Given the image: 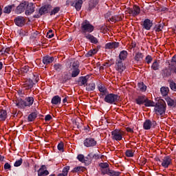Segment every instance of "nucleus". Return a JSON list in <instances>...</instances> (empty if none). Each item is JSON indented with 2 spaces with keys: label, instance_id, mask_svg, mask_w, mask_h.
I'll use <instances>...</instances> for the list:
<instances>
[{
  "label": "nucleus",
  "instance_id": "23",
  "mask_svg": "<svg viewBox=\"0 0 176 176\" xmlns=\"http://www.w3.org/2000/svg\"><path fill=\"white\" fill-rule=\"evenodd\" d=\"M128 56H129V52H127V51L126 50H122L120 52L118 60H120L121 61H124V60L127 58Z\"/></svg>",
  "mask_w": 176,
  "mask_h": 176
},
{
  "label": "nucleus",
  "instance_id": "52",
  "mask_svg": "<svg viewBox=\"0 0 176 176\" xmlns=\"http://www.w3.org/2000/svg\"><path fill=\"white\" fill-rule=\"evenodd\" d=\"M10 12H12V6H8L7 7H5L4 13H7L8 14H9Z\"/></svg>",
  "mask_w": 176,
  "mask_h": 176
},
{
  "label": "nucleus",
  "instance_id": "4",
  "mask_svg": "<svg viewBox=\"0 0 176 176\" xmlns=\"http://www.w3.org/2000/svg\"><path fill=\"white\" fill-rule=\"evenodd\" d=\"M104 101L107 104H116L119 101V96L115 94H107L104 96Z\"/></svg>",
  "mask_w": 176,
  "mask_h": 176
},
{
  "label": "nucleus",
  "instance_id": "36",
  "mask_svg": "<svg viewBox=\"0 0 176 176\" xmlns=\"http://www.w3.org/2000/svg\"><path fill=\"white\" fill-rule=\"evenodd\" d=\"M25 100H21L16 102V105L18 107V108L24 109V108L26 107V106L25 105Z\"/></svg>",
  "mask_w": 176,
  "mask_h": 176
},
{
  "label": "nucleus",
  "instance_id": "31",
  "mask_svg": "<svg viewBox=\"0 0 176 176\" xmlns=\"http://www.w3.org/2000/svg\"><path fill=\"white\" fill-rule=\"evenodd\" d=\"M98 3V1L97 0H90L89 5V10H91V9H94V8H96V6H97V4Z\"/></svg>",
  "mask_w": 176,
  "mask_h": 176
},
{
  "label": "nucleus",
  "instance_id": "59",
  "mask_svg": "<svg viewBox=\"0 0 176 176\" xmlns=\"http://www.w3.org/2000/svg\"><path fill=\"white\" fill-rule=\"evenodd\" d=\"M126 131L128 133H131L133 134V133H134V130H133V129L130 128V127H126Z\"/></svg>",
  "mask_w": 176,
  "mask_h": 176
},
{
  "label": "nucleus",
  "instance_id": "27",
  "mask_svg": "<svg viewBox=\"0 0 176 176\" xmlns=\"http://www.w3.org/2000/svg\"><path fill=\"white\" fill-rule=\"evenodd\" d=\"M165 100H166L168 107H173V108H175V107H176V100H175L174 99H171V98H170V97L166 98Z\"/></svg>",
  "mask_w": 176,
  "mask_h": 176
},
{
  "label": "nucleus",
  "instance_id": "48",
  "mask_svg": "<svg viewBox=\"0 0 176 176\" xmlns=\"http://www.w3.org/2000/svg\"><path fill=\"white\" fill-rule=\"evenodd\" d=\"M54 68L55 69V71H57L58 72H60V71H61V69H63V65H61L60 64H55L54 65Z\"/></svg>",
  "mask_w": 176,
  "mask_h": 176
},
{
  "label": "nucleus",
  "instance_id": "58",
  "mask_svg": "<svg viewBox=\"0 0 176 176\" xmlns=\"http://www.w3.org/2000/svg\"><path fill=\"white\" fill-rule=\"evenodd\" d=\"M137 47V43H135V42H134V41H133L132 43H131V44L130 45V48L131 49H134V48H135Z\"/></svg>",
  "mask_w": 176,
  "mask_h": 176
},
{
  "label": "nucleus",
  "instance_id": "25",
  "mask_svg": "<svg viewBox=\"0 0 176 176\" xmlns=\"http://www.w3.org/2000/svg\"><path fill=\"white\" fill-rule=\"evenodd\" d=\"M25 107H31L32 105V104H34V97L32 96H30V97H28L26 98H25Z\"/></svg>",
  "mask_w": 176,
  "mask_h": 176
},
{
  "label": "nucleus",
  "instance_id": "43",
  "mask_svg": "<svg viewBox=\"0 0 176 176\" xmlns=\"http://www.w3.org/2000/svg\"><path fill=\"white\" fill-rule=\"evenodd\" d=\"M97 54V50L93 49V50H89L87 53L86 56L87 57H91V56H94V54Z\"/></svg>",
  "mask_w": 176,
  "mask_h": 176
},
{
  "label": "nucleus",
  "instance_id": "61",
  "mask_svg": "<svg viewBox=\"0 0 176 176\" xmlns=\"http://www.w3.org/2000/svg\"><path fill=\"white\" fill-rule=\"evenodd\" d=\"M162 26L160 25H159L158 26H157L155 31L156 32H160V31H162Z\"/></svg>",
  "mask_w": 176,
  "mask_h": 176
},
{
  "label": "nucleus",
  "instance_id": "24",
  "mask_svg": "<svg viewBox=\"0 0 176 176\" xmlns=\"http://www.w3.org/2000/svg\"><path fill=\"white\" fill-rule=\"evenodd\" d=\"M119 46V43L112 42L105 45V49H116Z\"/></svg>",
  "mask_w": 176,
  "mask_h": 176
},
{
  "label": "nucleus",
  "instance_id": "50",
  "mask_svg": "<svg viewBox=\"0 0 176 176\" xmlns=\"http://www.w3.org/2000/svg\"><path fill=\"white\" fill-rule=\"evenodd\" d=\"M170 87L173 91H176V83L174 81L170 82Z\"/></svg>",
  "mask_w": 176,
  "mask_h": 176
},
{
  "label": "nucleus",
  "instance_id": "8",
  "mask_svg": "<svg viewBox=\"0 0 176 176\" xmlns=\"http://www.w3.org/2000/svg\"><path fill=\"white\" fill-rule=\"evenodd\" d=\"M84 145L87 148H91L97 145V141L94 138H87L84 140Z\"/></svg>",
  "mask_w": 176,
  "mask_h": 176
},
{
  "label": "nucleus",
  "instance_id": "7",
  "mask_svg": "<svg viewBox=\"0 0 176 176\" xmlns=\"http://www.w3.org/2000/svg\"><path fill=\"white\" fill-rule=\"evenodd\" d=\"M115 69L118 71L120 74H122L123 71L126 69V65L123 64V61L121 60H116Z\"/></svg>",
  "mask_w": 176,
  "mask_h": 176
},
{
  "label": "nucleus",
  "instance_id": "18",
  "mask_svg": "<svg viewBox=\"0 0 176 176\" xmlns=\"http://www.w3.org/2000/svg\"><path fill=\"white\" fill-rule=\"evenodd\" d=\"M142 25L143 28H144V30H151V28H152V25H153V23H152V21H151V19H146L143 21Z\"/></svg>",
  "mask_w": 176,
  "mask_h": 176
},
{
  "label": "nucleus",
  "instance_id": "39",
  "mask_svg": "<svg viewBox=\"0 0 176 176\" xmlns=\"http://www.w3.org/2000/svg\"><path fill=\"white\" fill-rule=\"evenodd\" d=\"M144 105L146 107H155V102H152V100H149L148 98L146 97Z\"/></svg>",
  "mask_w": 176,
  "mask_h": 176
},
{
  "label": "nucleus",
  "instance_id": "51",
  "mask_svg": "<svg viewBox=\"0 0 176 176\" xmlns=\"http://www.w3.org/2000/svg\"><path fill=\"white\" fill-rule=\"evenodd\" d=\"M21 164H23V159L21 158L20 160L15 162L14 166V167H19V166H21Z\"/></svg>",
  "mask_w": 176,
  "mask_h": 176
},
{
  "label": "nucleus",
  "instance_id": "55",
  "mask_svg": "<svg viewBox=\"0 0 176 176\" xmlns=\"http://www.w3.org/2000/svg\"><path fill=\"white\" fill-rule=\"evenodd\" d=\"M21 71H22V72H25V74H27V72H28V71H30V67L24 66L23 67H22Z\"/></svg>",
  "mask_w": 176,
  "mask_h": 176
},
{
  "label": "nucleus",
  "instance_id": "16",
  "mask_svg": "<svg viewBox=\"0 0 176 176\" xmlns=\"http://www.w3.org/2000/svg\"><path fill=\"white\" fill-rule=\"evenodd\" d=\"M14 23L18 27H23L25 24V19L23 16H18L14 19Z\"/></svg>",
  "mask_w": 176,
  "mask_h": 176
},
{
  "label": "nucleus",
  "instance_id": "15",
  "mask_svg": "<svg viewBox=\"0 0 176 176\" xmlns=\"http://www.w3.org/2000/svg\"><path fill=\"white\" fill-rule=\"evenodd\" d=\"M98 89L100 93V98H104V96L108 94V89H107V87H105V85L102 84L98 85Z\"/></svg>",
  "mask_w": 176,
  "mask_h": 176
},
{
  "label": "nucleus",
  "instance_id": "20",
  "mask_svg": "<svg viewBox=\"0 0 176 176\" xmlns=\"http://www.w3.org/2000/svg\"><path fill=\"white\" fill-rule=\"evenodd\" d=\"M146 100V96H138L135 99V102L138 105H142L145 104V100Z\"/></svg>",
  "mask_w": 176,
  "mask_h": 176
},
{
  "label": "nucleus",
  "instance_id": "35",
  "mask_svg": "<svg viewBox=\"0 0 176 176\" xmlns=\"http://www.w3.org/2000/svg\"><path fill=\"white\" fill-rule=\"evenodd\" d=\"M71 79V76L68 73H64L62 76V82L65 83L67 80H69Z\"/></svg>",
  "mask_w": 176,
  "mask_h": 176
},
{
  "label": "nucleus",
  "instance_id": "13",
  "mask_svg": "<svg viewBox=\"0 0 176 176\" xmlns=\"http://www.w3.org/2000/svg\"><path fill=\"white\" fill-rule=\"evenodd\" d=\"M25 8H27V1H24L21 3H20L15 10L16 13L17 14H21V13H23L25 10Z\"/></svg>",
  "mask_w": 176,
  "mask_h": 176
},
{
  "label": "nucleus",
  "instance_id": "6",
  "mask_svg": "<svg viewBox=\"0 0 176 176\" xmlns=\"http://www.w3.org/2000/svg\"><path fill=\"white\" fill-rule=\"evenodd\" d=\"M159 162H161V165L164 168H168V166L173 164V160L170 156H165L162 160H159Z\"/></svg>",
  "mask_w": 176,
  "mask_h": 176
},
{
  "label": "nucleus",
  "instance_id": "14",
  "mask_svg": "<svg viewBox=\"0 0 176 176\" xmlns=\"http://www.w3.org/2000/svg\"><path fill=\"white\" fill-rule=\"evenodd\" d=\"M141 9L138 6H134L133 9L130 8L128 10V13L132 14L133 16H138L140 13Z\"/></svg>",
  "mask_w": 176,
  "mask_h": 176
},
{
  "label": "nucleus",
  "instance_id": "26",
  "mask_svg": "<svg viewBox=\"0 0 176 176\" xmlns=\"http://www.w3.org/2000/svg\"><path fill=\"white\" fill-rule=\"evenodd\" d=\"M51 102L53 105H58L61 104V98L58 96H55L52 98Z\"/></svg>",
  "mask_w": 176,
  "mask_h": 176
},
{
  "label": "nucleus",
  "instance_id": "53",
  "mask_svg": "<svg viewBox=\"0 0 176 176\" xmlns=\"http://www.w3.org/2000/svg\"><path fill=\"white\" fill-rule=\"evenodd\" d=\"M58 151H61L62 152H64V143L60 142L58 144Z\"/></svg>",
  "mask_w": 176,
  "mask_h": 176
},
{
  "label": "nucleus",
  "instance_id": "9",
  "mask_svg": "<svg viewBox=\"0 0 176 176\" xmlns=\"http://www.w3.org/2000/svg\"><path fill=\"white\" fill-rule=\"evenodd\" d=\"M25 8H26V10L25 12V14H26V16H30L35 12V6H34L33 3H28V2H27V5Z\"/></svg>",
  "mask_w": 176,
  "mask_h": 176
},
{
  "label": "nucleus",
  "instance_id": "5",
  "mask_svg": "<svg viewBox=\"0 0 176 176\" xmlns=\"http://www.w3.org/2000/svg\"><path fill=\"white\" fill-rule=\"evenodd\" d=\"M81 30L84 34H86V32H93L94 31V26L90 24L89 21L85 20L81 24Z\"/></svg>",
  "mask_w": 176,
  "mask_h": 176
},
{
  "label": "nucleus",
  "instance_id": "10",
  "mask_svg": "<svg viewBox=\"0 0 176 176\" xmlns=\"http://www.w3.org/2000/svg\"><path fill=\"white\" fill-rule=\"evenodd\" d=\"M22 87L25 90H31L34 87V81L31 79H27L23 81Z\"/></svg>",
  "mask_w": 176,
  "mask_h": 176
},
{
  "label": "nucleus",
  "instance_id": "47",
  "mask_svg": "<svg viewBox=\"0 0 176 176\" xmlns=\"http://www.w3.org/2000/svg\"><path fill=\"white\" fill-rule=\"evenodd\" d=\"M84 168L82 166H77L75 167L72 170V173H79V171H83Z\"/></svg>",
  "mask_w": 176,
  "mask_h": 176
},
{
  "label": "nucleus",
  "instance_id": "37",
  "mask_svg": "<svg viewBox=\"0 0 176 176\" xmlns=\"http://www.w3.org/2000/svg\"><path fill=\"white\" fill-rule=\"evenodd\" d=\"M160 67V64L159 63V62H157V60H155L151 65V68L152 69H153V71H157Z\"/></svg>",
  "mask_w": 176,
  "mask_h": 176
},
{
  "label": "nucleus",
  "instance_id": "2",
  "mask_svg": "<svg viewBox=\"0 0 176 176\" xmlns=\"http://www.w3.org/2000/svg\"><path fill=\"white\" fill-rule=\"evenodd\" d=\"M53 7L50 4H45L43 6L38 10V12L34 15V19H39L43 14H46V13H49Z\"/></svg>",
  "mask_w": 176,
  "mask_h": 176
},
{
  "label": "nucleus",
  "instance_id": "19",
  "mask_svg": "<svg viewBox=\"0 0 176 176\" xmlns=\"http://www.w3.org/2000/svg\"><path fill=\"white\" fill-rule=\"evenodd\" d=\"M152 124H156V122L151 121L150 120H146L144 124H143V127L144 130H151V127H152Z\"/></svg>",
  "mask_w": 176,
  "mask_h": 176
},
{
  "label": "nucleus",
  "instance_id": "56",
  "mask_svg": "<svg viewBox=\"0 0 176 176\" xmlns=\"http://www.w3.org/2000/svg\"><path fill=\"white\" fill-rule=\"evenodd\" d=\"M10 168H12V166H10L9 163L6 162L4 164V170H10Z\"/></svg>",
  "mask_w": 176,
  "mask_h": 176
},
{
  "label": "nucleus",
  "instance_id": "49",
  "mask_svg": "<svg viewBox=\"0 0 176 176\" xmlns=\"http://www.w3.org/2000/svg\"><path fill=\"white\" fill-rule=\"evenodd\" d=\"M32 75H33V77H32V79L34 80V82H36V83H38V82H39V76H38V74L33 73Z\"/></svg>",
  "mask_w": 176,
  "mask_h": 176
},
{
  "label": "nucleus",
  "instance_id": "46",
  "mask_svg": "<svg viewBox=\"0 0 176 176\" xmlns=\"http://www.w3.org/2000/svg\"><path fill=\"white\" fill-rule=\"evenodd\" d=\"M78 160H79V162H81V163H86V159L85 158V155H82V154H79L77 157Z\"/></svg>",
  "mask_w": 176,
  "mask_h": 176
},
{
  "label": "nucleus",
  "instance_id": "3",
  "mask_svg": "<svg viewBox=\"0 0 176 176\" xmlns=\"http://www.w3.org/2000/svg\"><path fill=\"white\" fill-rule=\"evenodd\" d=\"M126 133L120 129H115L111 132V138L113 141H122Z\"/></svg>",
  "mask_w": 176,
  "mask_h": 176
},
{
  "label": "nucleus",
  "instance_id": "30",
  "mask_svg": "<svg viewBox=\"0 0 176 176\" xmlns=\"http://www.w3.org/2000/svg\"><path fill=\"white\" fill-rule=\"evenodd\" d=\"M160 91L162 95L164 97H166V96H168V93H170V89H168L167 87H162L160 89Z\"/></svg>",
  "mask_w": 176,
  "mask_h": 176
},
{
  "label": "nucleus",
  "instance_id": "33",
  "mask_svg": "<svg viewBox=\"0 0 176 176\" xmlns=\"http://www.w3.org/2000/svg\"><path fill=\"white\" fill-rule=\"evenodd\" d=\"M68 171H69V166H65L62 173L58 174V176H68Z\"/></svg>",
  "mask_w": 176,
  "mask_h": 176
},
{
  "label": "nucleus",
  "instance_id": "41",
  "mask_svg": "<svg viewBox=\"0 0 176 176\" xmlns=\"http://www.w3.org/2000/svg\"><path fill=\"white\" fill-rule=\"evenodd\" d=\"M96 89V84L94 82L90 83L87 87V91H93Z\"/></svg>",
  "mask_w": 176,
  "mask_h": 176
},
{
  "label": "nucleus",
  "instance_id": "32",
  "mask_svg": "<svg viewBox=\"0 0 176 176\" xmlns=\"http://www.w3.org/2000/svg\"><path fill=\"white\" fill-rule=\"evenodd\" d=\"M138 87L140 91H146V85H144V82H141L138 84Z\"/></svg>",
  "mask_w": 176,
  "mask_h": 176
},
{
  "label": "nucleus",
  "instance_id": "54",
  "mask_svg": "<svg viewBox=\"0 0 176 176\" xmlns=\"http://www.w3.org/2000/svg\"><path fill=\"white\" fill-rule=\"evenodd\" d=\"M145 60H146V63H147L148 64H151V63H152V60H153V59L152 58V56H151L148 55V56L146 57Z\"/></svg>",
  "mask_w": 176,
  "mask_h": 176
},
{
  "label": "nucleus",
  "instance_id": "60",
  "mask_svg": "<svg viewBox=\"0 0 176 176\" xmlns=\"http://www.w3.org/2000/svg\"><path fill=\"white\" fill-rule=\"evenodd\" d=\"M114 18H116V22L117 21H122V17L119 16H114Z\"/></svg>",
  "mask_w": 176,
  "mask_h": 176
},
{
  "label": "nucleus",
  "instance_id": "28",
  "mask_svg": "<svg viewBox=\"0 0 176 176\" xmlns=\"http://www.w3.org/2000/svg\"><path fill=\"white\" fill-rule=\"evenodd\" d=\"M6 118H8V112L6 110L0 109V120H6Z\"/></svg>",
  "mask_w": 176,
  "mask_h": 176
},
{
  "label": "nucleus",
  "instance_id": "64",
  "mask_svg": "<svg viewBox=\"0 0 176 176\" xmlns=\"http://www.w3.org/2000/svg\"><path fill=\"white\" fill-rule=\"evenodd\" d=\"M171 62L176 64V54L172 57Z\"/></svg>",
  "mask_w": 176,
  "mask_h": 176
},
{
  "label": "nucleus",
  "instance_id": "11",
  "mask_svg": "<svg viewBox=\"0 0 176 176\" xmlns=\"http://www.w3.org/2000/svg\"><path fill=\"white\" fill-rule=\"evenodd\" d=\"M82 5H83V0H75L74 2H71V6H74L78 12L82 9Z\"/></svg>",
  "mask_w": 176,
  "mask_h": 176
},
{
  "label": "nucleus",
  "instance_id": "44",
  "mask_svg": "<svg viewBox=\"0 0 176 176\" xmlns=\"http://www.w3.org/2000/svg\"><path fill=\"white\" fill-rule=\"evenodd\" d=\"M60 7H55L54 9L50 12V16H53L54 14H57L60 12Z\"/></svg>",
  "mask_w": 176,
  "mask_h": 176
},
{
  "label": "nucleus",
  "instance_id": "12",
  "mask_svg": "<svg viewBox=\"0 0 176 176\" xmlns=\"http://www.w3.org/2000/svg\"><path fill=\"white\" fill-rule=\"evenodd\" d=\"M38 176H47L49 175V170H47V168L46 166L42 165L41 168L38 170Z\"/></svg>",
  "mask_w": 176,
  "mask_h": 176
},
{
  "label": "nucleus",
  "instance_id": "62",
  "mask_svg": "<svg viewBox=\"0 0 176 176\" xmlns=\"http://www.w3.org/2000/svg\"><path fill=\"white\" fill-rule=\"evenodd\" d=\"M47 38H53V36H54V33H47Z\"/></svg>",
  "mask_w": 176,
  "mask_h": 176
},
{
  "label": "nucleus",
  "instance_id": "29",
  "mask_svg": "<svg viewBox=\"0 0 176 176\" xmlns=\"http://www.w3.org/2000/svg\"><path fill=\"white\" fill-rule=\"evenodd\" d=\"M134 60L135 61H141V60H142V58H144V54H142L140 52H138L135 54V56H134Z\"/></svg>",
  "mask_w": 176,
  "mask_h": 176
},
{
  "label": "nucleus",
  "instance_id": "40",
  "mask_svg": "<svg viewBox=\"0 0 176 176\" xmlns=\"http://www.w3.org/2000/svg\"><path fill=\"white\" fill-rule=\"evenodd\" d=\"M80 74V70L75 67L72 73V78H76Z\"/></svg>",
  "mask_w": 176,
  "mask_h": 176
},
{
  "label": "nucleus",
  "instance_id": "42",
  "mask_svg": "<svg viewBox=\"0 0 176 176\" xmlns=\"http://www.w3.org/2000/svg\"><path fill=\"white\" fill-rule=\"evenodd\" d=\"M99 167H100L102 170H109V168H108L109 167V164L107 162L99 164Z\"/></svg>",
  "mask_w": 176,
  "mask_h": 176
},
{
  "label": "nucleus",
  "instance_id": "22",
  "mask_svg": "<svg viewBox=\"0 0 176 176\" xmlns=\"http://www.w3.org/2000/svg\"><path fill=\"white\" fill-rule=\"evenodd\" d=\"M54 61V57L46 56L43 58V64H45V65H47L48 64H51V63Z\"/></svg>",
  "mask_w": 176,
  "mask_h": 176
},
{
  "label": "nucleus",
  "instance_id": "57",
  "mask_svg": "<svg viewBox=\"0 0 176 176\" xmlns=\"http://www.w3.org/2000/svg\"><path fill=\"white\" fill-rule=\"evenodd\" d=\"M52 116L50 115H47L45 118V120L46 122H49L50 120H52Z\"/></svg>",
  "mask_w": 176,
  "mask_h": 176
},
{
  "label": "nucleus",
  "instance_id": "34",
  "mask_svg": "<svg viewBox=\"0 0 176 176\" xmlns=\"http://www.w3.org/2000/svg\"><path fill=\"white\" fill-rule=\"evenodd\" d=\"M87 83V78L86 77H80L78 84L80 86H85Z\"/></svg>",
  "mask_w": 176,
  "mask_h": 176
},
{
  "label": "nucleus",
  "instance_id": "1",
  "mask_svg": "<svg viewBox=\"0 0 176 176\" xmlns=\"http://www.w3.org/2000/svg\"><path fill=\"white\" fill-rule=\"evenodd\" d=\"M154 107V111L156 115L162 116L166 113V108L167 104H166V102L163 99H159Z\"/></svg>",
  "mask_w": 176,
  "mask_h": 176
},
{
  "label": "nucleus",
  "instance_id": "38",
  "mask_svg": "<svg viewBox=\"0 0 176 176\" xmlns=\"http://www.w3.org/2000/svg\"><path fill=\"white\" fill-rule=\"evenodd\" d=\"M37 115L35 112L31 113L28 117L29 122H34L36 119Z\"/></svg>",
  "mask_w": 176,
  "mask_h": 176
},
{
  "label": "nucleus",
  "instance_id": "17",
  "mask_svg": "<svg viewBox=\"0 0 176 176\" xmlns=\"http://www.w3.org/2000/svg\"><path fill=\"white\" fill-rule=\"evenodd\" d=\"M102 174H107L109 176H119L120 175V172L115 171L113 170H101Z\"/></svg>",
  "mask_w": 176,
  "mask_h": 176
},
{
  "label": "nucleus",
  "instance_id": "63",
  "mask_svg": "<svg viewBox=\"0 0 176 176\" xmlns=\"http://www.w3.org/2000/svg\"><path fill=\"white\" fill-rule=\"evenodd\" d=\"M110 21H111L112 23H116V18L115 16H111L110 19H109Z\"/></svg>",
  "mask_w": 176,
  "mask_h": 176
},
{
  "label": "nucleus",
  "instance_id": "21",
  "mask_svg": "<svg viewBox=\"0 0 176 176\" xmlns=\"http://www.w3.org/2000/svg\"><path fill=\"white\" fill-rule=\"evenodd\" d=\"M84 36L87 39H89V41H90L91 43H98V40L97 39V38L94 37V36L90 34H85Z\"/></svg>",
  "mask_w": 176,
  "mask_h": 176
},
{
  "label": "nucleus",
  "instance_id": "45",
  "mask_svg": "<svg viewBox=\"0 0 176 176\" xmlns=\"http://www.w3.org/2000/svg\"><path fill=\"white\" fill-rule=\"evenodd\" d=\"M126 157H133L134 156V151L133 150H127L125 153Z\"/></svg>",
  "mask_w": 176,
  "mask_h": 176
}]
</instances>
